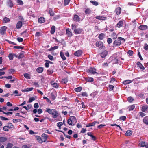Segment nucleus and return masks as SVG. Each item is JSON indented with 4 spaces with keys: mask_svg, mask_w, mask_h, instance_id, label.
Here are the masks:
<instances>
[{
    "mask_svg": "<svg viewBox=\"0 0 148 148\" xmlns=\"http://www.w3.org/2000/svg\"><path fill=\"white\" fill-rule=\"evenodd\" d=\"M63 123L62 122H59L57 123V125L58 127H60L62 125Z\"/></svg>",
    "mask_w": 148,
    "mask_h": 148,
    "instance_id": "59",
    "label": "nucleus"
},
{
    "mask_svg": "<svg viewBox=\"0 0 148 148\" xmlns=\"http://www.w3.org/2000/svg\"><path fill=\"white\" fill-rule=\"evenodd\" d=\"M132 82V81L130 80H127L124 81L123 82V84L125 85L130 84Z\"/></svg>",
    "mask_w": 148,
    "mask_h": 148,
    "instance_id": "38",
    "label": "nucleus"
},
{
    "mask_svg": "<svg viewBox=\"0 0 148 148\" xmlns=\"http://www.w3.org/2000/svg\"><path fill=\"white\" fill-rule=\"evenodd\" d=\"M136 64L138 67L142 69V70H143L145 69V67L139 62H138L136 63Z\"/></svg>",
    "mask_w": 148,
    "mask_h": 148,
    "instance_id": "18",
    "label": "nucleus"
},
{
    "mask_svg": "<svg viewBox=\"0 0 148 148\" xmlns=\"http://www.w3.org/2000/svg\"><path fill=\"white\" fill-rule=\"evenodd\" d=\"M70 0H64V5H66L69 3Z\"/></svg>",
    "mask_w": 148,
    "mask_h": 148,
    "instance_id": "50",
    "label": "nucleus"
},
{
    "mask_svg": "<svg viewBox=\"0 0 148 148\" xmlns=\"http://www.w3.org/2000/svg\"><path fill=\"white\" fill-rule=\"evenodd\" d=\"M8 57L10 60H12L13 58V56L12 54H9L8 55Z\"/></svg>",
    "mask_w": 148,
    "mask_h": 148,
    "instance_id": "55",
    "label": "nucleus"
},
{
    "mask_svg": "<svg viewBox=\"0 0 148 148\" xmlns=\"http://www.w3.org/2000/svg\"><path fill=\"white\" fill-rule=\"evenodd\" d=\"M123 24V22L122 20L119 21L116 25V27L118 28L122 27Z\"/></svg>",
    "mask_w": 148,
    "mask_h": 148,
    "instance_id": "15",
    "label": "nucleus"
},
{
    "mask_svg": "<svg viewBox=\"0 0 148 148\" xmlns=\"http://www.w3.org/2000/svg\"><path fill=\"white\" fill-rule=\"evenodd\" d=\"M73 122L71 120L69 119H68L67 121L68 123L70 125H72Z\"/></svg>",
    "mask_w": 148,
    "mask_h": 148,
    "instance_id": "57",
    "label": "nucleus"
},
{
    "mask_svg": "<svg viewBox=\"0 0 148 148\" xmlns=\"http://www.w3.org/2000/svg\"><path fill=\"white\" fill-rule=\"evenodd\" d=\"M121 9L120 7H118L116 9L115 12L117 15H119L121 13Z\"/></svg>",
    "mask_w": 148,
    "mask_h": 148,
    "instance_id": "19",
    "label": "nucleus"
},
{
    "mask_svg": "<svg viewBox=\"0 0 148 148\" xmlns=\"http://www.w3.org/2000/svg\"><path fill=\"white\" fill-rule=\"evenodd\" d=\"M22 23L21 21H19L17 22L16 24V28L17 29H20L22 26Z\"/></svg>",
    "mask_w": 148,
    "mask_h": 148,
    "instance_id": "17",
    "label": "nucleus"
},
{
    "mask_svg": "<svg viewBox=\"0 0 148 148\" xmlns=\"http://www.w3.org/2000/svg\"><path fill=\"white\" fill-rule=\"evenodd\" d=\"M60 16L59 15L53 17V20L54 21L56 20H57L59 19V18H60Z\"/></svg>",
    "mask_w": 148,
    "mask_h": 148,
    "instance_id": "56",
    "label": "nucleus"
},
{
    "mask_svg": "<svg viewBox=\"0 0 148 148\" xmlns=\"http://www.w3.org/2000/svg\"><path fill=\"white\" fill-rule=\"evenodd\" d=\"M144 48L146 50H148V45L147 44H145Z\"/></svg>",
    "mask_w": 148,
    "mask_h": 148,
    "instance_id": "64",
    "label": "nucleus"
},
{
    "mask_svg": "<svg viewBox=\"0 0 148 148\" xmlns=\"http://www.w3.org/2000/svg\"><path fill=\"white\" fill-rule=\"evenodd\" d=\"M142 111L145 112H148V106L147 105H144L142 106Z\"/></svg>",
    "mask_w": 148,
    "mask_h": 148,
    "instance_id": "6",
    "label": "nucleus"
},
{
    "mask_svg": "<svg viewBox=\"0 0 148 148\" xmlns=\"http://www.w3.org/2000/svg\"><path fill=\"white\" fill-rule=\"evenodd\" d=\"M144 123L146 124H148V116L145 117L143 119Z\"/></svg>",
    "mask_w": 148,
    "mask_h": 148,
    "instance_id": "32",
    "label": "nucleus"
},
{
    "mask_svg": "<svg viewBox=\"0 0 148 148\" xmlns=\"http://www.w3.org/2000/svg\"><path fill=\"white\" fill-rule=\"evenodd\" d=\"M82 88L81 87H77L76 88H75L74 89L75 91L77 92H80L82 90Z\"/></svg>",
    "mask_w": 148,
    "mask_h": 148,
    "instance_id": "40",
    "label": "nucleus"
},
{
    "mask_svg": "<svg viewBox=\"0 0 148 148\" xmlns=\"http://www.w3.org/2000/svg\"><path fill=\"white\" fill-rule=\"evenodd\" d=\"M132 133V131L130 130H127L125 133L126 135L127 136H131Z\"/></svg>",
    "mask_w": 148,
    "mask_h": 148,
    "instance_id": "25",
    "label": "nucleus"
},
{
    "mask_svg": "<svg viewBox=\"0 0 148 148\" xmlns=\"http://www.w3.org/2000/svg\"><path fill=\"white\" fill-rule=\"evenodd\" d=\"M108 52L104 50L103 51L101 54V56L102 58H104L106 57L107 55Z\"/></svg>",
    "mask_w": 148,
    "mask_h": 148,
    "instance_id": "13",
    "label": "nucleus"
},
{
    "mask_svg": "<svg viewBox=\"0 0 148 148\" xmlns=\"http://www.w3.org/2000/svg\"><path fill=\"white\" fill-rule=\"evenodd\" d=\"M96 45L97 47L102 48L103 46V43L101 41H97L96 43Z\"/></svg>",
    "mask_w": 148,
    "mask_h": 148,
    "instance_id": "8",
    "label": "nucleus"
},
{
    "mask_svg": "<svg viewBox=\"0 0 148 148\" xmlns=\"http://www.w3.org/2000/svg\"><path fill=\"white\" fill-rule=\"evenodd\" d=\"M21 35H23V37H25L28 36V33H27V30H26L21 34Z\"/></svg>",
    "mask_w": 148,
    "mask_h": 148,
    "instance_id": "26",
    "label": "nucleus"
},
{
    "mask_svg": "<svg viewBox=\"0 0 148 148\" xmlns=\"http://www.w3.org/2000/svg\"><path fill=\"white\" fill-rule=\"evenodd\" d=\"M112 42V40L110 38H108L107 39V42L109 44L111 43Z\"/></svg>",
    "mask_w": 148,
    "mask_h": 148,
    "instance_id": "60",
    "label": "nucleus"
},
{
    "mask_svg": "<svg viewBox=\"0 0 148 148\" xmlns=\"http://www.w3.org/2000/svg\"><path fill=\"white\" fill-rule=\"evenodd\" d=\"M134 100V99L131 97H130L128 98V101L129 102L131 103Z\"/></svg>",
    "mask_w": 148,
    "mask_h": 148,
    "instance_id": "54",
    "label": "nucleus"
},
{
    "mask_svg": "<svg viewBox=\"0 0 148 148\" xmlns=\"http://www.w3.org/2000/svg\"><path fill=\"white\" fill-rule=\"evenodd\" d=\"M48 136L45 133H43L41 135V137L38 136V142L42 143L45 142L47 140Z\"/></svg>",
    "mask_w": 148,
    "mask_h": 148,
    "instance_id": "1",
    "label": "nucleus"
},
{
    "mask_svg": "<svg viewBox=\"0 0 148 148\" xmlns=\"http://www.w3.org/2000/svg\"><path fill=\"white\" fill-rule=\"evenodd\" d=\"M82 29L80 28L75 29L74 30V32L75 33L77 34H81L82 31Z\"/></svg>",
    "mask_w": 148,
    "mask_h": 148,
    "instance_id": "12",
    "label": "nucleus"
},
{
    "mask_svg": "<svg viewBox=\"0 0 148 148\" xmlns=\"http://www.w3.org/2000/svg\"><path fill=\"white\" fill-rule=\"evenodd\" d=\"M60 55L62 58L63 60H66V58L64 56V53L62 52H60Z\"/></svg>",
    "mask_w": 148,
    "mask_h": 148,
    "instance_id": "36",
    "label": "nucleus"
},
{
    "mask_svg": "<svg viewBox=\"0 0 148 148\" xmlns=\"http://www.w3.org/2000/svg\"><path fill=\"white\" fill-rule=\"evenodd\" d=\"M91 12V10L89 8H87L85 11V13L86 14H89Z\"/></svg>",
    "mask_w": 148,
    "mask_h": 148,
    "instance_id": "34",
    "label": "nucleus"
},
{
    "mask_svg": "<svg viewBox=\"0 0 148 148\" xmlns=\"http://www.w3.org/2000/svg\"><path fill=\"white\" fill-rule=\"evenodd\" d=\"M7 126L8 129H12L14 128V126L11 123H8V125Z\"/></svg>",
    "mask_w": 148,
    "mask_h": 148,
    "instance_id": "35",
    "label": "nucleus"
},
{
    "mask_svg": "<svg viewBox=\"0 0 148 148\" xmlns=\"http://www.w3.org/2000/svg\"><path fill=\"white\" fill-rule=\"evenodd\" d=\"M121 40L123 41L124 42L125 41V40L123 38L121 37H119L118 39L114 41L113 43L114 45L115 46H119L121 43Z\"/></svg>",
    "mask_w": 148,
    "mask_h": 148,
    "instance_id": "2",
    "label": "nucleus"
},
{
    "mask_svg": "<svg viewBox=\"0 0 148 148\" xmlns=\"http://www.w3.org/2000/svg\"><path fill=\"white\" fill-rule=\"evenodd\" d=\"M33 89V88H28L26 89L23 90L22 91L23 92H28L32 90Z\"/></svg>",
    "mask_w": 148,
    "mask_h": 148,
    "instance_id": "28",
    "label": "nucleus"
},
{
    "mask_svg": "<svg viewBox=\"0 0 148 148\" xmlns=\"http://www.w3.org/2000/svg\"><path fill=\"white\" fill-rule=\"evenodd\" d=\"M86 80L88 82H92L94 81L93 78L90 77H88L86 78Z\"/></svg>",
    "mask_w": 148,
    "mask_h": 148,
    "instance_id": "39",
    "label": "nucleus"
},
{
    "mask_svg": "<svg viewBox=\"0 0 148 148\" xmlns=\"http://www.w3.org/2000/svg\"><path fill=\"white\" fill-rule=\"evenodd\" d=\"M15 72V70L14 69H11L8 70V73L9 74H13Z\"/></svg>",
    "mask_w": 148,
    "mask_h": 148,
    "instance_id": "42",
    "label": "nucleus"
},
{
    "mask_svg": "<svg viewBox=\"0 0 148 148\" xmlns=\"http://www.w3.org/2000/svg\"><path fill=\"white\" fill-rule=\"evenodd\" d=\"M7 27L3 26L1 27L0 29V33L2 35H3L5 32Z\"/></svg>",
    "mask_w": 148,
    "mask_h": 148,
    "instance_id": "4",
    "label": "nucleus"
},
{
    "mask_svg": "<svg viewBox=\"0 0 148 148\" xmlns=\"http://www.w3.org/2000/svg\"><path fill=\"white\" fill-rule=\"evenodd\" d=\"M35 99V98L34 97H32L30 98L29 100V102L31 103L33 101H34Z\"/></svg>",
    "mask_w": 148,
    "mask_h": 148,
    "instance_id": "61",
    "label": "nucleus"
},
{
    "mask_svg": "<svg viewBox=\"0 0 148 148\" xmlns=\"http://www.w3.org/2000/svg\"><path fill=\"white\" fill-rule=\"evenodd\" d=\"M82 53V51L79 50L76 51L75 52L74 54L75 56H80Z\"/></svg>",
    "mask_w": 148,
    "mask_h": 148,
    "instance_id": "16",
    "label": "nucleus"
},
{
    "mask_svg": "<svg viewBox=\"0 0 148 148\" xmlns=\"http://www.w3.org/2000/svg\"><path fill=\"white\" fill-rule=\"evenodd\" d=\"M139 145L141 147H145L146 148H148V144L145 143L144 141H141L140 142Z\"/></svg>",
    "mask_w": 148,
    "mask_h": 148,
    "instance_id": "10",
    "label": "nucleus"
},
{
    "mask_svg": "<svg viewBox=\"0 0 148 148\" xmlns=\"http://www.w3.org/2000/svg\"><path fill=\"white\" fill-rule=\"evenodd\" d=\"M24 76L25 78L27 79H30V77L29 76V74L28 73H25L24 74Z\"/></svg>",
    "mask_w": 148,
    "mask_h": 148,
    "instance_id": "51",
    "label": "nucleus"
},
{
    "mask_svg": "<svg viewBox=\"0 0 148 148\" xmlns=\"http://www.w3.org/2000/svg\"><path fill=\"white\" fill-rule=\"evenodd\" d=\"M139 29L142 30H144L147 29L148 28L147 26L145 25H140L139 27Z\"/></svg>",
    "mask_w": 148,
    "mask_h": 148,
    "instance_id": "11",
    "label": "nucleus"
},
{
    "mask_svg": "<svg viewBox=\"0 0 148 148\" xmlns=\"http://www.w3.org/2000/svg\"><path fill=\"white\" fill-rule=\"evenodd\" d=\"M44 70L43 67H39L38 68V72L39 73H42Z\"/></svg>",
    "mask_w": 148,
    "mask_h": 148,
    "instance_id": "41",
    "label": "nucleus"
},
{
    "mask_svg": "<svg viewBox=\"0 0 148 148\" xmlns=\"http://www.w3.org/2000/svg\"><path fill=\"white\" fill-rule=\"evenodd\" d=\"M71 26V27H72V29L73 30V29L74 30L75 29H76V28L77 27V25L76 24H72Z\"/></svg>",
    "mask_w": 148,
    "mask_h": 148,
    "instance_id": "53",
    "label": "nucleus"
},
{
    "mask_svg": "<svg viewBox=\"0 0 148 148\" xmlns=\"http://www.w3.org/2000/svg\"><path fill=\"white\" fill-rule=\"evenodd\" d=\"M73 19L74 21L76 22H79L80 21V18L79 16L77 14L74 15Z\"/></svg>",
    "mask_w": 148,
    "mask_h": 148,
    "instance_id": "14",
    "label": "nucleus"
},
{
    "mask_svg": "<svg viewBox=\"0 0 148 148\" xmlns=\"http://www.w3.org/2000/svg\"><path fill=\"white\" fill-rule=\"evenodd\" d=\"M7 140V138L5 137H0V142H4Z\"/></svg>",
    "mask_w": 148,
    "mask_h": 148,
    "instance_id": "22",
    "label": "nucleus"
},
{
    "mask_svg": "<svg viewBox=\"0 0 148 148\" xmlns=\"http://www.w3.org/2000/svg\"><path fill=\"white\" fill-rule=\"evenodd\" d=\"M21 121V120L19 119H13V122L14 123H16L18 122H20Z\"/></svg>",
    "mask_w": 148,
    "mask_h": 148,
    "instance_id": "46",
    "label": "nucleus"
},
{
    "mask_svg": "<svg viewBox=\"0 0 148 148\" xmlns=\"http://www.w3.org/2000/svg\"><path fill=\"white\" fill-rule=\"evenodd\" d=\"M17 40L19 42H22L23 40V39L22 38L20 37L18 38H17Z\"/></svg>",
    "mask_w": 148,
    "mask_h": 148,
    "instance_id": "63",
    "label": "nucleus"
},
{
    "mask_svg": "<svg viewBox=\"0 0 148 148\" xmlns=\"http://www.w3.org/2000/svg\"><path fill=\"white\" fill-rule=\"evenodd\" d=\"M6 5L10 8H12L13 6V3L11 0H8L6 2Z\"/></svg>",
    "mask_w": 148,
    "mask_h": 148,
    "instance_id": "5",
    "label": "nucleus"
},
{
    "mask_svg": "<svg viewBox=\"0 0 148 148\" xmlns=\"http://www.w3.org/2000/svg\"><path fill=\"white\" fill-rule=\"evenodd\" d=\"M14 48L17 49H24L23 47L21 46H14Z\"/></svg>",
    "mask_w": 148,
    "mask_h": 148,
    "instance_id": "52",
    "label": "nucleus"
},
{
    "mask_svg": "<svg viewBox=\"0 0 148 148\" xmlns=\"http://www.w3.org/2000/svg\"><path fill=\"white\" fill-rule=\"evenodd\" d=\"M108 87L110 91H112L114 88V86L111 85H109Z\"/></svg>",
    "mask_w": 148,
    "mask_h": 148,
    "instance_id": "49",
    "label": "nucleus"
},
{
    "mask_svg": "<svg viewBox=\"0 0 148 148\" xmlns=\"http://www.w3.org/2000/svg\"><path fill=\"white\" fill-rule=\"evenodd\" d=\"M97 123V122L96 121H95L92 123H88L86 125V127H89L90 126H94L95 124Z\"/></svg>",
    "mask_w": 148,
    "mask_h": 148,
    "instance_id": "23",
    "label": "nucleus"
},
{
    "mask_svg": "<svg viewBox=\"0 0 148 148\" xmlns=\"http://www.w3.org/2000/svg\"><path fill=\"white\" fill-rule=\"evenodd\" d=\"M87 71L88 73H90L93 74H95L96 73H97L96 72V69L94 68H91L89 69H88Z\"/></svg>",
    "mask_w": 148,
    "mask_h": 148,
    "instance_id": "3",
    "label": "nucleus"
},
{
    "mask_svg": "<svg viewBox=\"0 0 148 148\" xmlns=\"http://www.w3.org/2000/svg\"><path fill=\"white\" fill-rule=\"evenodd\" d=\"M135 108V106L134 105H132L131 106H129L128 107L129 110L131 111L133 110Z\"/></svg>",
    "mask_w": 148,
    "mask_h": 148,
    "instance_id": "45",
    "label": "nucleus"
},
{
    "mask_svg": "<svg viewBox=\"0 0 148 148\" xmlns=\"http://www.w3.org/2000/svg\"><path fill=\"white\" fill-rule=\"evenodd\" d=\"M105 36V35L104 34L102 33L99 34L98 38L99 39L102 40L104 38Z\"/></svg>",
    "mask_w": 148,
    "mask_h": 148,
    "instance_id": "30",
    "label": "nucleus"
},
{
    "mask_svg": "<svg viewBox=\"0 0 148 148\" xmlns=\"http://www.w3.org/2000/svg\"><path fill=\"white\" fill-rule=\"evenodd\" d=\"M69 119H71L73 122L76 123L77 122L76 119L74 116H71Z\"/></svg>",
    "mask_w": 148,
    "mask_h": 148,
    "instance_id": "37",
    "label": "nucleus"
},
{
    "mask_svg": "<svg viewBox=\"0 0 148 148\" xmlns=\"http://www.w3.org/2000/svg\"><path fill=\"white\" fill-rule=\"evenodd\" d=\"M49 13L51 16H53L54 15V13L52 10V9L50 8L49 10Z\"/></svg>",
    "mask_w": 148,
    "mask_h": 148,
    "instance_id": "31",
    "label": "nucleus"
},
{
    "mask_svg": "<svg viewBox=\"0 0 148 148\" xmlns=\"http://www.w3.org/2000/svg\"><path fill=\"white\" fill-rule=\"evenodd\" d=\"M24 57V54L23 53H20L18 56V58L19 59L23 57Z\"/></svg>",
    "mask_w": 148,
    "mask_h": 148,
    "instance_id": "58",
    "label": "nucleus"
},
{
    "mask_svg": "<svg viewBox=\"0 0 148 148\" xmlns=\"http://www.w3.org/2000/svg\"><path fill=\"white\" fill-rule=\"evenodd\" d=\"M51 83L53 87L56 88H58V85L57 83L54 82L53 81H51Z\"/></svg>",
    "mask_w": 148,
    "mask_h": 148,
    "instance_id": "21",
    "label": "nucleus"
},
{
    "mask_svg": "<svg viewBox=\"0 0 148 148\" xmlns=\"http://www.w3.org/2000/svg\"><path fill=\"white\" fill-rule=\"evenodd\" d=\"M51 114L52 115V117L54 118L57 117L59 115L58 112L56 110L53 112Z\"/></svg>",
    "mask_w": 148,
    "mask_h": 148,
    "instance_id": "7",
    "label": "nucleus"
},
{
    "mask_svg": "<svg viewBox=\"0 0 148 148\" xmlns=\"http://www.w3.org/2000/svg\"><path fill=\"white\" fill-rule=\"evenodd\" d=\"M56 30V27L54 26H53L51 28L50 31V32L52 34H53L54 33Z\"/></svg>",
    "mask_w": 148,
    "mask_h": 148,
    "instance_id": "29",
    "label": "nucleus"
},
{
    "mask_svg": "<svg viewBox=\"0 0 148 148\" xmlns=\"http://www.w3.org/2000/svg\"><path fill=\"white\" fill-rule=\"evenodd\" d=\"M66 34L68 37H71L72 36V33L70 29L68 28L66 29Z\"/></svg>",
    "mask_w": 148,
    "mask_h": 148,
    "instance_id": "9",
    "label": "nucleus"
},
{
    "mask_svg": "<svg viewBox=\"0 0 148 148\" xmlns=\"http://www.w3.org/2000/svg\"><path fill=\"white\" fill-rule=\"evenodd\" d=\"M55 109H50L49 108H47L46 109V111L48 112L51 114L53 113V112L55 110Z\"/></svg>",
    "mask_w": 148,
    "mask_h": 148,
    "instance_id": "27",
    "label": "nucleus"
},
{
    "mask_svg": "<svg viewBox=\"0 0 148 148\" xmlns=\"http://www.w3.org/2000/svg\"><path fill=\"white\" fill-rule=\"evenodd\" d=\"M13 145L12 144L8 143L7 145V148H12L13 146Z\"/></svg>",
    "mask_w": 148,
    "mask_h": 148,
    "instance_id": "43",
    "label": "nucleus"
},
{
    "mask_svg": "<svg viewBox=\"0 0 148 148\" xmlns=\"http://www.w3.org/2000/svg\"><path fill=\"white\" fill-rule=\"evenodd\" d=\"M133 53V52L132 51L129 50L127 52V53L130 56H132V55Z\"/></svg>",
    "mask_w": 148,
    "mask_h": 148,
    "instance_id": "62",
    "label": "nucleus"
},
{
    "mask_svg": "<svg viewBox=\"0 0 148 148\" xmlns=\"http://www.w3.org/2000/svg\"><path fill=\"white\" fill-rule=\"evenodd\" d=\"M95 18L96 19L102 20H104L106 19V17L103 16H97L95 17Z\"/></svg>",
    "mask_w": 148,
    "mask_h": 148,
    "instance_id": "20",
    "label": "nucleus"
},
{
    "mask_svg": "<svg viewBox=\"0 0 148 148\" xmlns=\"http://www.w3.org/2000/svg\"><path fill=\"white\" fill-rule=\"evenodd\" d=\"M3 20L4 21V23H6L10 21V20L9 18L7 17H5L3 19Z\"/></svg>",
    "mask_w": 148,
    "mask_h": 148,
    "instance_id": "48",
    "label": "nucleus"
},
{
    "mask_svg": "<svg viewBox=\"0 0 148 148\" xmlns=\"http://www.w3.org/2000/svg\"><path fill=\"white\" fill-rule=\"evenodd\" d=\"M90 2L92 3L93 5H94L95 6L98 5V3L97 2L95 1H90Z\"/></svg>",
    "mask_w": 148,
    "mask_h": 148,
    "instance_id": "47",
    "label": "nucleus"
},
{
    "mask_svg": "<svg viewBox=\"0 0 148 148\" xmlns=\"http://www.w3.org/2000/svg\"><path fill=\"white\" fill-rule=\"evenodd\" d=\"M58 46H55L54 47H52L51 48L49 49V51H53L54 50L56 49H58Z\"/></svg>",
    "mask_w": 148,
    "mask_h": 148,
    "instance_id": "44",
    "label": "nucleus"
},
{
    "mask_svg": "<svg viewBox=\"0 0 148 148\" xmlns=\"http://www.w3.org/2000/svg\"><path fill=\"white\" fill-rule=\"evenodd\" d=\"M87 134L88 136L91 137L92 138V139L94 140H96L95 137L94 136L92 135L91 132H89L88 133H87Z\"/></svg>",
    "mask_w": 148,
    "mask_h": 148,
    "instance_id": "33",
    "label": "nucleus"
},
{
    "mask_svg": "<svg viewBox=\"0 0 148 148\" xmlns=\"http://www.w3.org/2000/svg\"><path fill=\"white\" fill-rule=\"evenodd\" d=\"M38 21L39 23H42L45 22V18L43 17H41L38 18Z\"/></svg>",
    "mask_w": 148,
    "mask_h": 148,
    "instance_id": "24",
    "label": "nucleus"
}]
</instances>
